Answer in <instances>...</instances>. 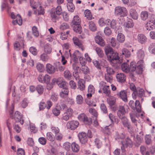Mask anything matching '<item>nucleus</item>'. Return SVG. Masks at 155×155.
<instances>
[{"instance_id": "f257e3e1", "label": "nucleus", "mask_w": 155, "mask_h": 155, "mask_svg": "<svg viewBox=\"0 0 155 155\" xmlns=\"http://www.w3.org/2000/svg\"><path fill=\"white\" fill-rule=\"evenodd\" d=\"M105 51L108 60L110 62L117 61L120 58L118 54L114 52L113 49L110 46L105 48Z\"/></svg>"}, {"instance_id": "f03ea898", "label": "nucleus", "mask_w": 155, "mask_h": 155, "mask_svg": "<svg viewBox=\"0 0 155 155\" xmlns=\"http://www.w3.org/2000/svg\"><path fill=\"white\" fill-rule=\"evenodd\" d=\"M30 3L31 7L34 9H36L38 7V9L35 10L34 13L38 15H44L45 13V10L43 7L42 4L40 2H36L34 0H30Z\"/></svg>"}, {"instance_id": "7ed1b4c3", "label": "nucleus", "mask_w": 155, "mask_h": 155, "mask_svg": "<svg viewBox=\"0 0 155 155\" xmlns=\"http://www.w3.org/2000/svg\"><path fill=\"white\" fill-rule=\"evenodd\" d=\"M155 16L152 15L149 20L147 22L145 25L146 29L150 31L155 28Z\"/></svg>"}, {"instance_id": "20e7f679", "label": "nucleus", "mask_w": 155, "mask_h": 155, "mask_svg": "<svg viewBox=\"0 0 155 155\" xmlns=\"http://www.w3.org/2000/svg\"><path fill=\"white\" fill-rule=\"evenodd\" d=\"M78 118L80 121L86 124L90 125L92 123L91 118L87 117L84 113H82L79 114L78 117Z\"/></svg>"}, {"instance_id": "39448f33", "label": "nucleus", "mask_w": 155, "mask_h": 155, "mask_svg": "<svg viewBox=\"0 0 155 155\" xmlns=\"http://www.w3.org/2000/svg\"><path fill=\"white\" fill-rule=\"evenodd\" d=\"M115 13L121 17H124L127 15V10L124 7L117 6L115 8Z\"/></svg>"}, {"instance_id": "423d86ee", "label": "nucleus", "mask_w": 155, "mask_h": 155, "mask_svg": "<svg viewBox=\"0 0 155 155\" xmlns=\"http://www.w3.org/2000/svg\"><path fill=\"white\" fill-rule=\"evenodd\" d=\"M11 16L12 19H14L12 21V23L13 25L18 24L21 25L22 24V20L21 17L19 15H15L13 12L11 13Z\"/></svg>"}, {"instance_id": "0eeeda50", "label": "nucleus", "mask_w": 155, "mask_h": 155, "mask_svg": "<svg viewBox=\"0 0 155 155\" xmlns=\"http://www.w3.org/2000/svg\"><path fill=\"white\" fill-rule=\"evenodd\" d=\"M99 86L100 88H103L104 93L107 96L110 95L111 92L109 86L106 82L104 81H101L99 84Z\"/></svg>"}, {"instance_id": "6e6552de", "label": "nucleus", "mask_w": 155, "mask_h": 155, "mask_svg": "<svg viewBox=\"0 0 155 155\" xmlns=\"http://www.w3.org/2000/svg\"><path fill=\"white\" fill-rule=\"evenodd\" d=\"M79 123L77 121L71 120L68 121L67 124V128L70 130L75 129L79 126Z\"/></svg>"}, {"instance_id": "1a4fd4ad", "label": "nucleus", "mask_w": 155, "mask_h": 155, "mask_svg": "<svg viewBox=\"0 0 155 155\" xmlns=\"http://www.w3.org/2000/svg\"><path fill=\"white\" fill-rule=\"evenodd\" d=\"M38 81L42 83H49L51 79L50 76L47 74H45L44 76H42L41 74H40L38 78Z\"/></svg>"}, {"instance_id": "9d476101", "label": "nucleus", "mask_w": 155, "mask_h": 155, "mask_svg": "<svg viewBox=\"0 0 155 155\" xmlns=\"http://www.w3.org/2000/svg\"><path fill=\"white\" fill-rule=\"evenodd\" d=\"M78 136L81 143L83 144H85L87 143V139L86 133L82 132L79 133Z\"/></svg>"}, {"instance_id": "9b49d317", "label": "nucleus", "mask_w": 155, "mask_h": 155, "mask_svg": "<svg viewBox=\"0 0 155 155\" xmlns=\"http://www.w3.org/2000/svg\"><path fill=\"white\" fill-rule=\"evenodd\" d=\"M52 81L53 83L56 82L57 84L60 87L64 88H65V87H67V86L66 85V83L61 78H58L57 80H56V79H53L52 80Z\"/></svg>"}, {"instance_id": "f8f14e48", "label": "nucleus", "mask_w": 155, "mask_h": 155, "mask_svg": "<svg viewBox=\"0 0 155 155\" xmlns=\"http://www.w3.org/2000/svg\"><path fill=\"white\" fill-rule=\"evenodd\" d=\"M126 113L124 107L123 106H120L118 108L117 114L119 118L122 119L124 117Z\"/></svg>"}, {"instance_id": "ddd939ff", "label": "nucleus", "mask_w": 155, "mask_h": 155, "mask_svg": "<svg viewBox=\"0 0 155 155\" xmlns=\"http://www.w3.org/2000/svg\"><path fill=\"white\" fill-rule=\"evenodd\" d=\"M46 70L48 73L53 74L55 73L56 71V68L51 64L48 63L46 65Z\"/></svg>"}, {"instance_id": "4468645a", "label": "nucleus", "mask_w": 155, "mask_h": 155, "mask_svg": "<svg viewBox=\"0 0 155 155\" xmlns=\"http://www.w3.org/2000/svg\"><path fill=\"white\" fill-rule=\"evenodd\" d=\"M93 63L97 68L99 69H101V66L104 67H106L107 66V62L104 60H102L101 63H100L98 61L96 60H94L93 61Z\"/></svg>"}, {"instance_id": "2eb2a0df", "label": "nucleus", "mask_w": 155, "mask_h": 155, "mask_svg": "<svg viewBox=\"0 0 155 155\" xmlns=\"http://www.w3.org/2000/svg\"><path fill=\"white\" fill-rule=\"evenodd\" d=\"M122 143L124 147H127L128 146L132 147L133 145V142L129 138L127 137L122 141Z\"/></svg>"}, {"instance_id": "dca6fc26", "label": "nucleus", "mask_w": 155, "mask_h": 155, "mask_svg": "<svg viewBox=\"0 0 155 155\" xmlns=\"http://www.w3.org/2000/svg\"><path fill=\"white\" fill-rule=\"evenodd\" d=\"M137 39L138 42L141 44H145L147 40V38L146 36L142 34L138 35Z\"/></svg>"}, {"instance_id": "f3484780", "label": "nucleus", "mask_w": 155, "mask_h": 155, "mask_svg": "<svg viewBox=\"0 0 155 155\" xmlns=\"http://www.w3.org/2000/svg\"><path fill=\"white\" fill-rule=\"evenodd\" d=\"M24 45V41L23 39L21 38L20 41V43L18 41H16L14 44V49L17 50H20L22 46L23 47Z\"/></svg>"}, {"instance_id": "a211bd4d", "label": "nucleus", "mask_w": 155, "mask_h": 155, "mask_svg": "<svg viewBox=\"0 0 155 155\" xmlns=\"http://www.w3.org/2000/svg\"><path fill=\"white\" fill-rule=\"evenodd\" d=\"M74 43L78 46L82 51L84 50V48L81 42L76 37H74L73 39Z\"/></svg>"}, {"instance_id": "6ab92c4d", "label": "nucleus", "mask_w": 155, "mask_h": 155, "mask_svg": "<svg viewBox=\"0 0 155 155\" xmlns=\"http://www.w3.org/2000/svg\"><path fill=\"white\" fill-rule=\"evenodd\" d=\"M69 91L68 87L62 88L60 93V96L62 98H64L67 97L69 94Z\"/></svg>"}, {"instance_id": "aec40b11", "label": "nucleus", "mask_w": 155, "mask_h": 155, "mask_svg": "<svg viewBox=\"0 0 155 155\" xmlns=\"http://www.w3.org/2000/svg\"><path fill=\"white\" fill-rule=\"evenodd\" d=\"M116 78L118 81L123 83L125 81L126 76L123 73H120L117 74L116 76Z\"/></svg>"}, {"instance_id": "412c9836", "label": "nucleus", "mask_w": 155, "mask_h": 155, "mask_svg": "<svg viewBox=\"0 0 155 155\" xmlns=\"http://www.w3.org/2000/svg\"><path fill=\"white\" fill-rule=\"evenodd\" d=\"M95 40L96 42L100 45L102 46L105 45V42L101 37L97 36L95 37Z\"/></svg>"}, {"instance_id": "4be33fe9", "label": "nucleus", "mask_w": 155, "mask_h": 155, "mask_svg": "<svg viewBox=\"0 0 155 155\" xmlns=\"http://www.w3.org/2000/svg\"><path fill=\"white\" fill-rule=\"evenodd\" d=\"M130 15L133 19H137L138 17V14L136 10L134 8L131 9L130 11Z\"/></svg>"}, {"instance_id": "5701e85b", "label": "nucleus", "mask_w": 155, "mask_h": 155, "mask_svg": "<svg viewBox=\"0 0 155 155\" xmlns=\"http://www.w3.org/2000/svg\"><path fill=\"white\" fill-rule=\"evenodd\" d=\"M118 95H119L120 98L124 102H126L127 101V94L126 91H121L120 92L119 94H118Z\"/></svg>"}, {"instance_id": "b1692460", "label": "nucleus", "mask_w": 155, "mask_h": 155, "mask_svg": "<svg viewBox=\"0 0 155 155\" xmlns=\"http://www.w3.org/2000/svg\"><path fill=\"white\" fill-rule=\"evenodd\" d=\"M109 22H108L107 25L110 26V27L113 29H116L117 28L116 21L114 19L111 20L109 19Z\"/></svg>"}, {"instance_id": "393cba45", "label": "nucleus", "mask_w": 155, "mask_h": 155, "mask_svg": "<svg viewBox=\"0 0 155 155\" xmlns=\"http://www.w3.org/2000/svg\"><path fill=\"white\" fill-rule=\"evenodd\" d=\"M109 21V19H105L103 18H101L99 19L98 23L100 26H104L106 25H107Z\"/></svg>"}, {"instance_id": "a878e982", "label": "nucleus", "mask_w": 155, "mask_h": 155, "mask_svg": "<svg viewBox=\"0 0 155 155\" xmlns=\"http://www.w3.org/2000/svg\"><path fill=\"white\" fill-rule=\"evenodd\" d=\"M88 27L90 30L92 31H95L97 30V27L94 22L92 21L88 22Z\"/></svg>"}, {"instance_id": "bb28decb", "label": "nucleus", "mask_w": 155, "mask_h": 155, "mask_svg": "<svg viewBox=\"0 0 155 155\" xmlns=\"http://www.w3.org/2000/svg\"><path fill=\"white\" fill-rule=\"evenodd\" d=\"M149 13L145 11H142L140 13V18L143 21H146L148 17Z\"/></svg>"}, {"instance_id": "cd10ccee", "label": "nucleus", "mask_w": 155, "mask_h": 155, "mask_svg": "<svg viewBox=\"0 0 155 155\" xmlns=\"http://www.w3.org/2000/svg\"><path fill=\"white\" fill-rule=\"evenodd\" d=\"M84 14L85 17L87 19L89 20L92 19L93 15L91 10L88 9L85 10L84 12Z\"/></svg>"}, {"instance_id": "c85d7f7f", "label": "nucleus", "mask_w": 155, "mask_h": 155, "mask_svg": "<svg viewBox=\"0 0 155 155\" xmlns=\"http://www.w3.org/2000/svg\"><path fill=\"white\" fill-rule=\"evenodd\" d=\"M73 30L76 33L81 34L82 31V28L80 24L73 25Z\"/></svg>"}, {"instance_id": "c756f323", "label": "nucleus", "mask_w": 155, "mask_h": 155, "mask_svg": "<svg viewBox=\"0 0 155 155\" xmlns=\"http://www.w3.org/2000/svg\"><path fill=\"white\" fill-rule=\"evenodd\" d=\"M78 86V88L81 91H83L85 89L84 81L83 80L80 79L79 80Z\"/></svg>"}, {"instance_id": "7c9ffc66", "label": "nucleus", "mask_w": 155, "mask_h": 155, "mask_svg": "<svg viewBox=\"0 0 155 155\" xmlns=\"http://www.w3.org/2000/svg\"><path fill=\"white\" fill-rule=\"evenodd\" d=\"M71 147L72 150L74 152H77L79 150V145L75 143H72L71 145Z\"/></svg>"}, {"instance_id": "2f4dec72", "label": "nucleus", "mask_w": 155, "mask_h": 155, "mask_svg": "<svg viewBox=\"0 0 155 155\" xmlns=\"http://www.w3.org/2000/svg\"><path fill=\"white\" fill-rule=\"evenodd\" d=\"M81 20L80 18L78 15L75 16L72 21L73 25L80 24Z\"/></svg>"}, {"instance_id": "473e14b6", "label": "nucleus", "mask_w": 155, "mask_h": 155, "mask_svg": "<svg viewBox=\"0 0 155 155\" xmlns=\"http://www.w3.org/2000/svg\"><path fill=\"white\" fill-rule=\"evenodd\" d=\"M121 68L122 70L125 72L130 71V68L128 64L127 63H124L121 65Z\"/></svg>"}, {"instance_id": "72a5a7b5", "label": "nucleus", "mask_w": 155, "mask_h": 155, "mask_svg": "<svg viewBox=\"0 0 155 155\" xmlns=\"http://www.w3.org/2000/svg\"><path fill=\"white\" fill-rule=\"evenodd\" d=\"M117 39L119 42L123 43L125 40V36L122 33H119L118 34Z\"/></svg>"}, {"instance_id": "f704fd0d", "label": "nucleus", "mask_w": 155, "mask_h": 155, "mask_svg": "<svg viewBox=\"0 0 155 155\" xmlns=\"http://www.w3.org/2000/svg\"><path fill=\"white\" fill-rule=\"evenodd\" d=\"M14 118L16 122H18L21 119V116L20 113L18 111H16L14 115Z\"/></svg>"}, {"instance_id": "c9c22d12", "label": "nucleus", "mask_w": 155, "mask_h": 155, "mask_svg": "<svg viewBox=\"0 0 155 155\" xmlns=\"http://www.w3.org/2000/svg\"><path fill=\"white\" fill-rule=\"evenodd\" d=\"M67 7L69 11L73 12L74 10L75 7L73 2L68 3L67 4Z\"/></svg>"}, {"instance_id": "e433bc0d", "label": "nucleus", "mask_w": 155, "mask_h": 155, "mask_svg": "<svg viewBox=\"0 0 155 155\" xmlns=\"http://www.w3.org/2000/svg\"><path fill=\"white\" fill-rule=\"evenodd\" d=\"M59 15L55 12H52L51 14V19L54 22H56L57 20H58L59 18Z\"/></svg>"}, {"instance_id": "4c0bfd02", "label": "nucleus", "mask_w": 155, "mask_h": 155, "mask_svg": "<svg viewBox=\"0 0 155 155\" xmlns=\"http://www.w3.org/2000/svg\"><path fill=\"white\" fill-rule=\"evenodd\" d=\"M122 54L127 58H129L130 56V52L126 48H124L122 49Z\"/></svg>"}, {"instance_id": "58836bf2", "label": "nucleus", "mask_w": 155, "mask_h": 155, "mask_svg": "<svg viewBox=\"0 0 155 155\" xmlns=\"http://www.w3.org/2000/svg\"><path fill=\"white\" fill-rule=\"evenodd\" d=\"M52 51V48L50 45L46 44L44 46V51L47 54H50Z\"/></svg>"}, {"instance_id": "ea45409f", "label": "nucleus", "mask_w": 155, "mask_h": 155, "mask_svg": "<svg viewBox=\"0 0 155 155\" xmlns=\"http://www.w3.org/2000/svg\"><path fill=\"white\" fill-rule=\"evenodd\" d=\"M80 70L82 71L83 73L85 74H88L90 72L89 69L88 68V67L85 65H82L80 68Z\"/></svg>"}, {"instance_id": "a19ab883", "label": "nucleus", "mask_w": 155, "mask_h": 155, "mask_svg": "<svg viewBox=\"0 0 155 155\" xmlns=\"http://www.w3.org/2000/svg\"><path fill=\"white\" fill-rule=\"evenodd\" d=\"M135 107L138 113L141 112V106L139 101L136 100L135 102Z\"/></svg>"}, {"instance_id": "79ce46f5", "label": "nucleus", "mask_w": 155, "mask_h": 155, "mask_svg": "<svg viewBox=\"0 0 155 155\" xmlns=\"http://www.w3.org/2000/svg\"><path fill=\"white\" fill-rule=\"evenodd\" d=\"M109 117L112 122H116L117 123L119 121V120L116 118V117L114 116L111 114H109Z\"/></svg>"}, {"instance_id": "37998d69", "label": "nucleus", "mask_w": 155, "mask_h": 155, "mask_svg": "<svg viewBox=\"0 0 155 155\" xmlns=\"http://www.w3.org/2000/svg\"><path fill=\"white\" fill-rule=\"evenodd\" d=\"M47 138L50 141H53L55 137L51 132H48L47 134Z\"/></svg>"}, {"instance_id": "c03bdc74", "label": "nucleus", "mask_w": 155, "mask_h": 155, "mask_svg": "<svg viewBox=\"0 0 155 155\" xmlns=\"http://www.w3.org/2000/svg\"><path fill=\"white\" fill-rule=\"evenodd\" d=\"M77 103L78 104H81L83 101V98L81 95H78L76 98Z\"/></svg>"}, {"instance_id": "a18cd8bd", "label": "nucleus", "mask_w": 155, "mask_h": 155, "mask_svg": "<svg viewBox=\"0 0 155 155\" xmlns=\"http://www.w3.org/2000/svg\"><path fill=\"white\" fill-rule=\"evenodd\" d=\"M41 59L43 61H47L49 59V57L45 53H43L40 56Z\"/></svg>"}, {"instance_id": "49530a36", "label": "nucleus", "mask_w": 155, "mask_h": 155, "mask_svg": "<svg viewBox=\"0 0 155 155\" xmlns=\"http://www.w3.org/2000/svg\"><path fill=\"white\" fill-rule=\"evenodd\" d=\"M122 122L124 125L127 127L128 129H130V125L129 124L127 119L126 118L124 117L122 119Z\"/></svg>"}, {"instance_id": "de8ad7c7", "label": "nucleus", "mask_w": 155, "mask_h": 155, "mask_svg": "<svg viewBox=\"0 0 155 155\" xmlns=\"http://www.w3.org/2000/svg\"><path fill=\"white\" fill-rule=\"evenodd\" d=\"M60 107H59L58 106H57L53 110V113L55 115L57 116L60 113Z\"/></svg>"}, {"instance_id": "09e8293b", "label": "nucleus", "mask_w": 155, "mask_h": 155, "mask_svg": "<svg viewBox=\"0 0 155 155\" xmlns=\"http://www.w3.org/2000/svg\"><path fill=\"white\" fill-rule=\"evenodd\" d=\"M129 87L130 89L134 92L133 95H136V93L137 94L138 92H137V89L134 84L133 83H131L130 84Z\"/></svg>"}, {"instance_id": "8fccbe9b", "label": "nucleus", "mask_w": 155, "mask_h": 155, "mask_svg": "<svg viewBox=\"0 0 155 155\" xmlns=\"http://www.w3.org/2000/svg\"><path fill=\"white\" fill-rule=\"evenodd\" d=\"M37 70L40 72H43L44 71V66L40 63H38L36 66Z\"/></svg>"}, {"instance_id": "3c124183", "label": "nucleus", "mask_w": 155, "mask_h": 155, "mask_svg": "<svg viewBox=\"0 0 155 155\" xmlns=\"http://www.w3.org/2000/svg\"><path fill=\"white\" fill-rule=\"evenodd\" d=\"M89 111L90 113L97 118V112L96 110L93 108H89Z\"/></svg>"}, {"instance_id": "603ef678", "label": "nucleus", "mask_w": 155, "mask_h": 155, "mask_svg": "<svg viewBox=\"0 0 155 155\" xmlns=\"http://www.w3.org/2000/svg\"><path fill=\"white\" fill-rule=\"evenodd\" d=\"M64 75L66 78L70 79L71 77V74L69 70H66L64 72Z\"/></svg>"}, {"instance_id": "864d4df0", "label": "nucleus", "mask_w": 155, "mask_h": 155, "mask_svg": "<svg viewBox=\"0 0 155 155\" xmlns=\"http://www.w3.org/2000/svg\"><path fill=\"white\" fill-rule=\"evenodd\" d=\"M95 50L99 57H102L103 56L104 54L101 48L97 47L96 48Z\"/></svg>"}, {"instance_id": "5fc2aeb1", "label": "nucleus", "mask_w": 155, "mask_h": 155, "mask_svg": "<svg viewBox=\"0 0 155 155\" xmlns=\"http://www.w3.org/2000/svg\"><path fill=\"white\" fill-rule=\"evenodd\" d=\"M63 112L64 113H65L66 114L68 115L71 117L73 114V110L71 108H69L68 109L65 110Z\"/></svg>"}, {"instance_id": "6e6d98bb", "label": "nucleus", "mask_w": 155, "mask_h": 155, "mask_svg": "<svg viewBox=\"0 0 155 155\" xmlns=\"http://www.w3.org/2000/svg\"><path fill=\"white\" fill-rule=\"evenodd\" d=\"M135 62L134 61H132L130 64V71H134L136 69V65Z\"/></svg>"}, {"instance_id": "4d7b16f0", "label": "nucleus", "mask_w": 155, "mask_h": 155, "mask_svg": "<svg viewBox=\"0 0 155 155\" xmlns=\"http://www.w3.org/2000/svg\"><path fill=\"white\" fill-rule=\"evenodd\" d=\"M36 89L38 93L40 94H42L44 92V88L41 85H38L36 87Z\"/></svg>"}, {"instance_id": "13d9d810", "label": "nucleus", "mask_w": 155, "mask_h": 155, "mask_svg": "<svg viewBox=\"0 0 155 155\" xmlns=\"http://www.w3.org/2000/svg\"><path fill=\"white\" fill-rule=\"evenodd\" d=\"M54 12H55V13L58 15H61L62 13L61 6L58 5L56 8L55 11Z\"/></svg>"}, {"instance_id": "bf43d9fd", "label": "nucleus", "mask_w": 155, "mask_h": 155, "mask_svg": "<svg viewBox=\"0 0 155 155\" xmlns=\"http://www.w3.org/2000/svg\"><path fill=\"white\" fill-rule=\"evenodd\" d=\"M134 26V22L133 20L130 19L126 23V26L128 28L133 27Z\"/></svg>"}, {"instance_id": "052dcab7", "label": "nucleus", "mask_w": 155, "mask_h": 155, "mask_svg": "<svg viewBox=\"0 0 155 155\" xmlns=\"http://www.w3.org/2000/svg\"><path fill=\"white\" fill-rule=\"evenodd\" d=\"M51 129L52 132L54 133L55 135L60 133V130L58 127L52 126L51 128Z\"/></svg>"}, {"instance_id": "680f3d73", "label": "nucleus", "mask_w": 155, "mask_h": 155, "mask_svg": "<svg viewBox=\"0 0 155 155\" xmlns=\"http://www.w3.org/2000/svg\"><path fill=\"white\" fill-rule=\"evenodd\" d=\"M58 95L56 93H53L51 96L50 99L54 101H57L58 99Z\"/></svg>"}, {"instance_id": "e2e57ef3", "label": "nucleus", "mask_w": 155, "mask_h": 155, "mask_svg": "<svg viewBox=\"0 0 155 155\" xmlns=\"http://www.w3.org/2000/svg\"><path fill=\"white\" fill-rule=\"evenodd\" d=\"M63 137V135L60 133L55 135V138L57 140L61 141Z\"/></svg>"}, {"instance_id": "0e129e2a", "label": "nucleus", "mask_w": 155, "mask_h": 155, "mask_svg": "<svg viewBox=\"0 0 155 155\" xmlns=\"http://www.w3.org/2000/svg\"><path fill=\"white\" fill-rule=\"evenodd\" d=\"M32 30L33 35L37 37L39 36V32L37 28L35 26H33L32 28Z\"/></svg>"}, {"instance_id": "69168bd1", "label": "nucleus", "mask_w": 155, "mask_h": 155, "mask_svg": "<svg viewBox=\"0 0 155 155\" xmlns=\"http://www.w3.org/2000/svg\"><path fill=\"white\" fill-rule=\"evenodd\" d=\"M30 51L34 55H36L37 53V51L35 47H31L29 49Z\"/></svg>"}, {"instance_id": "338daca9", "label": "nucleus", "mask_w": 155, "mask_h": 155, "mask_svg": "<svg viewBox=\"0 0 155 155\" xmlns=\"http://www.w3.org/2000/svg\"><path fill=\"white\" fill-rule=\"evenodd\" d=\"M38 141L41 144L43 145L45 144L47 142L46 139L43 137H41L39 138Z\"/></svg>"}, {"instance_id": "774afa93", "label": "nucleus", "mask_w": 155, "mask_h": 155, "mask_svg": "<svg viewBox=\"0 0 155 155\" xmlns=\"http://www.w3.org/2000/svg\"><path fill=\"white\" fill-rule=\"evenodd\" d=\"M17 155H25L24 150L21 148H18L17 150Z\"/></svg>"}]
</instances>
